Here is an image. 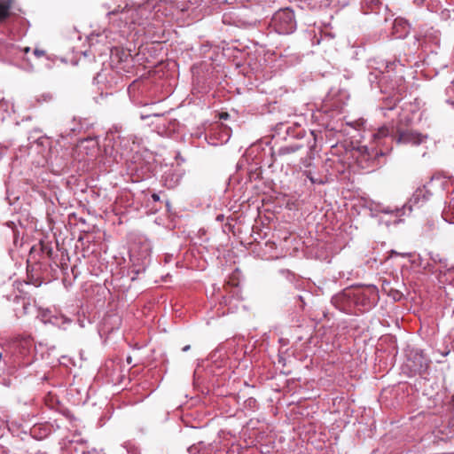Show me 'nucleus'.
I'll list each match as a JSON object with an SVG mask.
<instances>
[{
  "instance_id": "f257e3e1",
  "label": "nucleus",
  "mask_w": 454,
  "mask_h": 454,
  "mask_svg": "<svg viewBox=\"0 0 454 454\" xmlns=\"http://www.w3.org/2000/svg\"><path fill=\"white\" fill-rule=\"evenodd\" d=\"M153 5L146 3L137 8L122 10L119 14V20L129 25L144 26L153 20L155 13L152 12Z\"/></svg>"
},
{
  "instance_id": "f03ea898",
  "label": "nucleus",
  "mask_w": 454,
  "mask_h": 454,
  "mask_svg": "<svg viewBox=\"0 0 454 454\" xmlns=\"http://www.w3.org/2000/svg\"><path fill=\"white\" fill-rule=\"evenodd\" d=\"M362 310L370 309L378 300V289L374 286L348 289L345 294Z\"/></svg>"
},
{
  "instance_id": "7ed1b4c3",
  "label": "nucleus",
  "mask_w": 454,
  "mask_h": 454,
  "mask_svg": "<svg viewBox=\"0 0 454 454\" xmlns=\"http://www.w3.org/2000/svg\"><path fill=\"white\" fill-rule=\"evenodd\" d=\"M271 26L278 34H292L296 28V21L293 10L285 8L276 12L271 19Z\"/></svg>"
},
{
  "instance_id": "20e7f679",
  "label": "nucleus",
  "mask_w": 454,
  "mask_h": 454,
  "mask_svg": "<svg viewBox=\"0 0 454 454\" xmlns=\"http://www.w3.org/2000/svg\"><path fill=\"white\" fill-rule=\"evenodd\" d=\"M410 120L408 118H400L395 127L396 140L398 143L411 144L419 145L424 143L427 137L412 129H408L406 127L409 125Z\"/></svg>"
},
{
  "instance_id": "39448f33",
  "label": "nucleus",
  "mask_w": 454,
  "mask_h": 454,
  "mask_svg": "<svg viewBox=\"0 0 454 454\" xmlns=\"http://www.w3.org/2000/svg\"><path fill=\"white\" fill-rule=\"evenodd\" d=\"M432 196L427 186L419 187L410 199L411 207H421Z\"/></svg>"
},
{
  "instance_id": "423d86ee",
  "label": "nucleus",
  "mask_w": 454,
  "mask_h": 454,
  "mask_svg": "<svg viewBox=\"0 0 454 454\" xmlns=\"http://www.w3.org/2000/svg\"><path fill=\"white\" fill-rule=\"evenodd\" d=\"M302 148H303V146L301 145H298V144L283 146L278 150V154L280 156L289 155L291 153H296L297 151H299Z\"/></svg>"
},
{
  "instance_id": "0eeeda50",
  "label": "nucleus",
  "mask_w": 454,
  "mask_h": 454,
  "mask_svg": "<svg viewBox=\"0 0 454 454\" xmlns=\"http://www.w3.org/2000/svg\"><path fill=\"white\" fill-rule=\"evenodd\" d=\"M11 2L0 0V22L4 20L10 14Z\"/></svg>"
},
{
  "instance_id": "6e6552de",
  "label": "nucleus",
  "mask_w": 454,
  "mask_h": 454,
  "mask_svg": "<svg viewBox=\"0 0 454 454\" xmlns=\"http://www.w3.org/2000/svg\"><path fill=\"white\" fill-rule=\"evenodd\" d=\"M389 129L386 126H383L378 129V131L373 135L375 139H380L388 136Z\"/></svg>"
},
{
  "instance_id": "1a4fd4ad",
  "label": "nucleus",
  "mask_w": 454,
  "mask_h": 454,
  "mask_svg": "<svg viewBox=\"0 0 454 454\" xmlns=\"http://www.w3.org/2000/svg\"><path fill=\"white\" fill-rule=\"evenodd\" d=\"M34 55L35 57H37V58H41V57H44L46 55V52L43 50H41L39 48H35L34 50Z\"/></svg>"
},
{
  "instance_id": "9d476101",
  "label": "nucleus",
  "mask_w": 454,
  "mask_h": 454,
  "mask_svg": "<svg viewBox=\"0 0 454 454\" xmlns=\"http://www.w3.org/2000/svg\"><path fill=\"white\" fill-rule=\"evenodd\" d=\"M152 199L154 201H159L160 200V196L157 193H153V194H152Z\"/></svg>"
},
{
  "instance_id": "9b49d317",
  "label": "nucleus",
  "mask_w": 454,
  "mask_h": 454,
  "mask_svg": "<svg viewBox=\"0 0 454 454\" xmlns=\"http://www.w3.org/2000/svg\"><path fill=\"white\" fill-rule=\"evenodd\" d=\"M427 367V363H425V366H423V364H420V366H419V368H415V370H416V371H417V370H418V371H422V370H423V368H425V369H426Z\"/></svg>"
},
{
  "instance_id": "f8f14e48",
  "label": "nucleus",
  "mask_w": 454,
  "mask_h": 454,
  "mask_svg": "<svg viewBox=\"0 0 454 454\" xmlns=\"http://www.w3.org/2000/svg\"><path fill=\"white\" fill-rule=\"evenodd\" d=\"M26 270L28 272V258L26 260Z\"/></svg>"
},
{
  "instance_id": "ddd939ff",
  "label": "nucleus",
  "mask_w": 454,
  "mask_h": 454,
  "mask_svg": "<svg viewBox=\"0 0 454 454\" xmlns=\"http://www.w3.org/2000/svg\"><path fill=\"white\" fill-rule=\"evenodd\" d=\"M109 15L110 16H116L117 12L115 11H113V12H109Z\"/></svg>"
},
{
  "instance_id": "4468645a",
  "label": "nucleus",
  "mask_w": 454,
  "mask_h": 454,
  "mask_svg": "<svg viewBox=\"0 0 454 454\" xmlns=\"http://www.w3.org/2000/svg\"><path fill=\"white\" fill-rule=\"evenodd\" d=\"M189 349H190V346L189 345H187V346L183 348V351H187Z\"/></svg>"
},
{
  "instance_id": "2eb2a0df",
  "label": "nucleus",
  "mask_w": 454,
  "mask_h": 454,
  "mask_svg": "<svg viewBox=\"0 0 454 454\" xmlns=\"http://www.w3.org/2000/svg\"><path fill=\"white\" fill-rule=\"evenodd\" d=\"M35 429V427H34L33 428L30 429V434L32 435L34 430Z\"/></svg>"
},
{
  "instance_id": "dca6fc26",
  "label": "nucleus",
  "mask_w": 454,
  "mask_h": 454,
  "mask_svg": "<svg viewBox=\"0 0 454 454\" xmlns=\"http://www.w3.org/2000/svg\"><path fill=\"white\" fill-rule=\"evenodd\" d=\"M127 361L129 364H131V357H128Z\"/></svg>"
},
{
  "instance_id": "f3484780",
  "label": "nucleus",
  "mask_w": 454,
  "mask_h": 454,
  "mask_svg": "<svg viewBox=\"0 0 454 454\" xmlns=\"http://www.w3.org/2000/svg\"><path fill=\"white\" fill-rule=\"evenodd\" d=\"M24 51H25L26 53H27V52H28V47H26V48L24 49Z\"/></svg>"
},
{
  "instance_id": "a211bd4d",
  "label": "nucleus",
  "mask_w": 454,
  "mask_h": 454,
  "mask_svg": "<svg viewBox=\"0 0 454 454\" xmlns=\"http://www.w3.org/2000/svg\"><path fill=\"white\" fill-rule=\"evenodd\" d=\"M29 283H30V285L34 284V282L32 281V278L31 277H30Z\"/></svg>"
},
{
  "instance_id": "6ab92c4d",
  "label": "nucleus",
  "mask_w": 454,
  "mask_h": 454,
  "mask_svg": "<svg viewBox=\"0 0 454 454\" xmlns=\"http://www.w3.org/2000/svg\"><path fill=\"white\" fill-rule=\"evenodd\" d=\"M29 253H30V254H32V253H33V247H32V248H30Z\"/></svg>"
}]
</instances>
